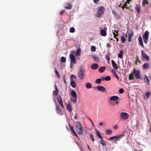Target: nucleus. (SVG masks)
<instances>
[{"label": "nucleus", "mask_w": 151, "mask_h": 151, "mask_svg": "<svg viewBox=\"0 0 151 151\" xmlns=\"http://www.w3.org/2000/svg\"><path fill=\"white\" fill-rule=\"evenodd\" d=\"M75 126L76 130L78 133L80 135L82 134L83 132V129L80 122L77 121Z\"/></svg>", "instance_id": "f257e3e1"}, {"label": "nucleus", "mask_w": 151, "mask_h": 151, "mask_svg": "<svg viewBox=\"0 0 151 151\" xmlns=\"http://www.w3.org/2000/svg\"><path fill=\"white\" fill-rule=\"evenodd\" d=\"M56 112L60 115H62L64 114V107H62L58 103H56Z\"/></svg>", "instance_id": "f03ea898"}, {"label": "nucleus", "mask_w": 151, "mask_h": 151, "mask_svg": "<svg viewBox=\"0 0 151 151\" xmlns=\"http://www.w3.org/2000/svg\"><path fill=\"white\" fill-rule=\"evenodd\" d=\"M85 72L86 70L83 68H80L78 72V75L81 79L83 80V79L85 76Z\"/></svg>", "instance_id": "7ed1b4c3"}, {"label": "nucleus", "mask_w": 151, "mask_h": 151, "mask_svg": "<svg viewBox=\"0 0 151 151\" xmlns=\"http://www.w3.org/2000/svg\"><path fill=\"white\" fill-rule=\"evenodd\" d=\"M105 8L103 6H101L99 7L97 9V12L96 13V16L98 17H99L104 12Z\"/></svg>", "instance_id": "20e7f679"}, {"label": "nucleus", "mask_w": 151, "mask_h": 151, "mask_svg": "<svg viewBox=\"0 0 151 151\" xmlns=\"http://www.w3.org/2000/svg\"><path fill=\"white\" fill-rule=\"evenodd\" d=\"M133 73H134V75H135L136 79H141L140 72L139 70H137L135 68L134 69Z\"/></svg>", "instance_id": "39448f33"}, {"label": "nucleus", "mask_w": 151, "mask_h": 151, "mask_svg": "<svg viewBox=\"0 0 151 151\" xmlns=\"http://www.w3.org/2000/svg\"><path fill=\"white\" fill-rule=\"evenodd\" d=\"M119 99V97L118 96H113L110 98L109 99V101H110L109 103H110L111 104L113 105L117 104L118 103V101H116L115 103H112L111 102V101H116L117 100H118Z\"/></svg>", "instance_id": "423d86ee"}, {"label": "nucleus", "mask_w": 151, "mask_h": 151, "mask_svg": "<svg viewBox=\"0 0 151 151\" xmlns=\"http://www.w3.org/2000/svg\"><path fill=\"white\" fill-rule=\"evenodd\" d=\"M70 58L71 60L70 67L72 69L73 68V64H75L76 62V60L75 57L73 54L70 55Z\"/></svg>", "instance_id": "0eeeda50"}, {"label": "nucleus", "mask_w": 151, "mask_h": 151, "mask_svg": "<svg viewBox=\"0 0 151 151\" xmlns=\"http://www.w3.org/2000/svg\"><path fill=\"white\" fill-rule=\"evenodd\" d=\"M149 32L148 31H146L143 35L144 41L145 43H147L149 38Z\"/></svg>", "instance_id": "6e6552de"}, {"label": "nucleus", "mask_w": 151, "mask_h": 151, "mask_svg": "<svg viewBox=\"0 0 151 151\" xmlns=\"http://www.w3.org/2000/svg\"><path fill=\"white\" fill-rule=\"evenodd\" d=\"M128 117L129 115L126 113L122 112L120 114V119L126 120L128 118Z\"/></svg>", "instance_id": "1a4fd4ad"}, {"label": "nucleus", "mask_w": 151, "mask_h": 151, "mask_svg": "<svg viewBox=\"0 0 151 151\" xmlns=\"http://www.w3.org/2000/svg\"><path fill=\"white\" fill-rule=\"evenodd\" d=\"M141 54L142 57V60L144 58L146 61H148L150 60V58L149 57L144 53L143 50L141 51Z\"/></svg>", "instance_id": "9d476101"}, {"label": "nucleus", "mask_w": 151, "mask_h": 151, "mask_svg": "<svg viewBox=\"0 0 151 151\" xmlns=\"http://www.w3.org/2000/svg\"><path fill=\"white\" fill-rule=\"evenodd\" d=\"M71 93V96L74 99L73 101L74 103H75L77 100L76 93L74 91H72Z\"/></svg>", "instance_id": "9b49d317"}, {"label": "nucleus", "mask_w": 151, "mask_h": 151, "mask_svg": "<svg viewBox=\"0 0 151 151\" xmlns=\"http://www.w3.org/2000/svg\"><path fill=\"white\" fill-rule=\"evenodd\" d=\"M57 100L58 101L59 104L62 107H64V105L63 103V102L60 96H58L57 98Z\"/></svg>", "instance_id": "f8f14e48"}, {"label": "nucleus", "mask_w": 151, "mask_h": 151, "mask_svg": "<svg viewBox=\"0 0 151 151\" xmlns=\"http://www.w3.org/2000/svg\"><path fill=\"white\" fill-rule=\"evenodd\" d=\"M106 30V27H104V29H102L101 31L100 34L101 36L105 37L107 35Z\"/></svg>", "instance_id": "ddd939ff"}, {"label": "nucleus", "mask_w": 151, "mask_h": 151, "mask_svg": "<svg viewBox=\"0 0 151 151\" xmlns=\"http://www.w3.org/2000/svg\"><path fill=\"white\" fill-rule=\"evenodd\" d=\"M97 88L98 90L102 92H104L106 91V89L103 86H99L97 87Z\"/></svg>", "instance_id": "4468645a"}, {"label": "nucleus", "mask_w": 151, "mask_h": 151, "mask_svg": "<svg viewBox=\"0 0 151 151\" xmlns=\"http://www.w3.org/2000/svg\"><path fill=\"white\" fill-rule=\"evenodd\" d=\"M66 109H67L70 112L72 111V107L71 105L70 104H66Z\"/></svg>", "instance_id": "2eb2a0df"}, {"label": "nucleus", "mask_w": 151, "mask_h": 151, "mask_svg": "<svg viewBox=\"0 0 151 151\" xmlns=\"http://www.w3.org/2000/svg\"><path fill=\"white\" fill-rule=\"evenodd\" d=\"M133 35V32L132 31L131 33H129L128 35V41L131 42V39L132 36Z\"/></svg>", "instance_id": "dca6fc26"}, {"label": "nucleus", "mask_w": 151, "mask_h": 151, "mask_svg": "<svg viewBox=\"0 0 151 151\" xmlns=\"http://www.w3.org/2000/svg\"><path fill=\"white\" fill-rule=\"evenodd\" d=\"M138 40L140 45H141L143 48H144L142 38L141 36H140L139 37Z\"/></svg>", "instance_id": "f3484780"}, {"label": "nucleus", "mask_w": 151, "mask_h": 151, "mask_svg": "<svg viewBox=\"0 0 151 151\" xmlns=\"http://www.w3.org/2000/svg\"><path fill=\"white\" fill-rule=\"evenodd\" d=\"M91 68L92 70H96L99 68V65L98 64L94 63L91 65Z\"/></svg>", "instance_id": "a211bd4d"}, {"label": "nucleus", "mask_w": 151, "mask_h": 151, "mask_svg": "<svg viewBox=\"0 0 151 151\" xmlns=\"http://www.w3.org/2000/svg\"><path fill=\"white\" fill-rule=\"evenodd\" d=\"M124 136V134H122L121 135H120L117 136H115L114 139H115V142H116V141L119 140L122 137H123Z\"/></svg>", "instance_id": "6ab92c4d"}, {"label": "nucleus", "mask_w": 151, "mask_h": 151, "mask_svg": "<svg viewBox=\"0 0 151 151\" xmlns=\"http://www.w3.org/2000/svg\"><path fill=\"white\" fill-rule=\"evenodd\" d=\"M70 85L73 88H75L76 87V84L75 82L73 80V79H70Z\"/></svg>", "instance_id": "aec40b11"}, {"label": "nucleus", "mask_w": 151, "mask_h": 151, "mask_svg": "<svg viewBox=\"0 0 151 151\" xmlns=\"http://www.w3.org/2000/svg\"><path fill=\"white\" fill-rule=\"evenodd\" d=\"M135 8L137 11L138 14H139L140 13V7L139 5H136Z\"/></svg>", "instance_id": "412c9836"}, {"label": "nucleus", "mask_w": 151, "mask_h": 151, "mask_svg": "<svg viewBox=\"0 0 151 151\" xmlns=\"http://www.w3.org/2000/svg\"><path fill=\"white\" fill-rule=\"evenodd\" d=\"M111 63L113 68L115 69H117L118 68L117 65L113 60H111Z\"/></svg>", "instance_id": "4be33fe9"}, {"label": "nucleus", "mask_w": 151, "mask_h": 151, "mask_svg": "<svg viewBox=\"0 0 151 151\" xmlns=\"http://www.w3.org/2000/svg\"><path fill=\"white\" fill-rule=\"evenodd\" d=\"M65 7L66 9H70L72 8V6L69 3H68L65 6Z\"/></svg>", "instance_id": "5701e85b"}, {"label": "nucleus", "mask_w": 151, "mask_h": 151, "mask_svg": "<svg viewBox=\"0 0 151 151\" xmlns=\"http://www.w3.org/2000/svg\"><path fill=\"white\" fill-rule=\"evenodd\" d=\"M134 74L133 73H132L129 75V79L130 80H134Z\"/></svg>", "instance_id": "b1692460"}, {"label": "nucleus", "mask_w": 151, "mask_h": 151, "mask_svg": "<svg viewBox=\"0 0 151 151\" xmlns=\"http://www.w3.org/2000/svg\"><path fill=\"white\" fill-rule=\"evenodd\" d=\"M150 66V65L149 63H145L143 65L142 67L145 69L148 68Z\"/></svg>", "instance_id": "393cba45"}, {"label": "nucleus", "mask_w": 151, "mask_h": 151, "mask_svg": "<svg viewBox=\"0 0 151 151\" xmlns=\"http://www.w3.org/2000/svg\"><path fill=\"white\" fill-rule=\"evenodd\" d=\"M105 70V67H101L99 69V72L100 73L104 72Z\"/></svg>", "instance_id": "a878e982"}, {"label": "nucleus", "mask_w": 151, "mask_h": 151, "mask_svg": "<svg viewBox=\"0 0 151 151\" xmlns=\"http://www.w3.org/2000/svg\"><path fill=\"white\" fill-rule=\"evenodd\" d=\"M92 58L95 62L97 63L99 62V58L97 56L94 55L93 56Z\"/></svg>", "instance_id": "bb28decb"}, {"label": "nucleus", "mask_w": 151, "mask_h": 151, "mask_svg": "<svg viewBox=\"0 0 151 151\" xmlns=\"http://www.w3.org/2000/svg\"><path fill=\"white\" fill-rule=\"evenodd\" d=\"M124 52L122 50H120L119 53L118 55V57L119 58H122Z\"/></svg>", "instance_id": "cd10ccee"}, {"label": "nucleus", "mask_w": 151, "mask_h": 151, "mask_svg": "<svg viewBox=\"0 0 151 151\" xmlns=\"http://www.w3.org/2000/svg\"><path fill=\"white\" fill-rule=\"evenodd\" d=\"M55 87L56 90L55 91H53L52 93L53 95L56 96L58 94V89L56 86H55Z\"/></svg>", "instance_id": "c85d7f7f"}, {"label": "nucleus", "mask_w": 151, "mask_h": 151, "mask_svg": "<svg viewBox=\"0 0 151 151\" xmlns=\"http://www.w3.org/2000/svg\"><path fill=\"white\" fill-rule=\"evenodd\" d=\"M86 86L87 88L89 89L92 88V85L91 83H87L86 84Z\"/></svg>", "instance_id": "c756f323"}, {"label": "nucleus", "mask_w": 151, "mask_h": 151, "mask_svg": "<svg viewBox=\"0 0 151 151\" xmlns=\"http://www.w3.org/2000/svg\"><path fill=\"white\" fill-rule=\"evenodd\" d=\"M144 81L145 82H147V83H149V80L148 78V77L146 75H145V76L144 77Z\"/></svg>", "instance_id": "7c9ffc66"}, {"label": "nucleus", "mask_w": 151, "mask_h": 151, "mask_svg": "<svg viewBox=\"0 0 151 151\" xmlns=\"http://www.w3.org/2000/svg\"><path fill=\"white\" fill-rule=\"evenodd\" d=\"M149 2L147 0H143L142 5L143 6H144L146 4H148Z\"/></svg>", "instance_id": "2f4dec72"}, {"label": "nucleus", "mask_w": 151, "mask_h": 151, "mask_svg": "<svg viewBox=\"0 0 151 151\" xmlns=\"http://www.w3.org/2000/svg\"><path fill=\"white\" fill-rule=\"evenodd\" d=\"M100 143L103 146H105L106 145V144L103 140V139L100 140Z\"/></svg>", "instance_id": "473e14b6"}, {"label": "nucleus", "mask_w": 151, "mask_h": 151, "mask_svg": "<svg viewBox=\"0 0 151 151\" xmlns=\"http://www.w3.org/2000/svg\"><path fill=\"white\" fill-rule=\"evenodd\" d=\"M126 41V39L124 36H122L121 37V41L122 42L124 43Z\"/></svg>", "instance_id": "72a5a7b5"}, {"label": "nucleus", "mask_w": 151, "mask_h": 151, "mask_svg": "<svg viewBox=\"0 0 151 151\" xmlns=\"http://www.w3.org/2000/svg\"><path fill=\"white\" fill-rule=\"evenodd\" d=\"M68 125H69V127L70 130L72 131V132L73 133V132H74L75 131L73 129V127L71 125H70V124H69Z\"/></svg>", "instance_id": "f704fd0d"}, {"label": "nucleus", "mask_w": 151, "mask_h": 151, "mask_svg": "<svg viewBox=\"0 0 151 151\" xmlns=\"http://www.w3.org/2000/svg\"><path fill=\"white\" fill-rule=\"evenodd\" d=\"M81 50L80 48L78 49L76 52V55H80L81 54Z\"/></svg>", "instance_id": "c9c22d12"}, {"label": "nucleus", "mask_w": 151, "mask_h": 151, "mask_svg": "<svg viewBox=\"0 0 151 151\" xmlns=\"http://www.w3.org/2000/svg\"><path fill=\"white\" fill-rule=\"evenodd\" d=\"M55 73L56 74V75H57L58 77V78H60V76L58 72V71H57V69L56 68H55Z\"/></svg>", "instance_id": "e433bc0d"}, {"label": "nucleus", "mask_w": 151, "mask_h": 151, "mask_svg": "<svg viewBox=\"0 0 151 151\" xmlns=\"http://www.w3.org/2000/svg\"><path fill=\"white\" fill-rule=\"evenodd\" d=\"M96 132L98 137L101 139H102L103 138L101 134L99 132V131L98 130L96 131Z\"/></svg>", "instance_id": "4c0bfd02"}, {"label": "nucleus", "mask_w": 151, "mask_h": 151, "mask_svg": "<svg viewBox=\"0 0 151 151\" xmlns=\"http://www.w3.org/2000/svg\"><path fill=\"white\" fill-rule=\"evenodd\" d=\"M66 62V59L65 57H62L61 58V63H65Z\"/></svg>", "instance_id": "58836bf2"}, {"label": "nucleus", "mask_w": 151, "mask_h": 151, "mask_svg": "<svg viewBox=\"0 0 151 151\" xmlns=\"http://www.w3.org/2000/svg\"><path fill=\"white\" fill-rule=\"evenodd\" d=\"M105 132L106 134H111L112 132V131L111 129L106 130Z\"/></svg>", "instance_id": "ea45409f"}, {"label": "nucleus", "mask_w": 151, "mask_h": 151, "mask_svg": "<svg viewBox=\"0 0 151 151\" xmlns=\"http://www.w3.org/2000/svg\"><path fill=\"white\" fill-rule=\"evenodd\" d=\"M101 82V79L100 78L97 79L95 81V82L96 83H100Z\"/></svg>", "instance_id": "a19ab883"}, {"label": "nucleus", "mask_w": 151, "mask_h": 151, "mask_svg": "<svg viewBox=\"0 0 151 151\" xmlns=\"http://www.w3.org/2000/svg\"><path fill=\"white\" fill-rule=\"evenodd\" d=\"M71 78L72 79H77V77L76 76L72 74L70 76V79Z\"/></svg>", "instance_id": "79ce46f5"}, {"label": "nucleus", "mask_w": 151, "mask_h": 151, "mask_svg": "<svg viewBox=\"0 0 151 151\" xmlns=\"http://www.w3.org/2000/svg\"><path fill=\"white\" fill-rule=\"evenodd\" d=\"M75 31V29L73 27H71L70 29V32L71 33H73Z\"/></svg>", "instance_id": "37998d69"}, {"label": "nucleus", "mask_w": 151, "mask_h": 151, "mask_svg": "<svg viewBox=\"0 0 151 151\" xmlns=\"http://www.w3.org/2000/svg\"><path fill=\"white\" fill-rule=\"evenodd\" d=\"M91 50L92 52H95L96 51V47L95 46H91Z\"/></svg>", "instance_id": "c03bdc74"}, {"label": "nucleus", "mask_w": 151, "mask_h": 151, "mask_svg": "<svg viewBox=\"0 0 151 151\" xmlns=\"http://www.w3.org/2000/svg\"><path fill=\"white\" fill-rule=\"evenodd\" d=\"M105 79L106 81H109L111 80V77L109 76H107L105 77Z\"/></svg>", "instance_id": "a18cd8bd"}, {"label": "nucleus", "mask_w": 151, "mask_h": 151, "mask_svg": "<svg viewBox=\"0 0 151 151\" xmlns=\"http://www.w3.org/2000/svg\"><path fill=\"white\" fill-rule=\"evenodd\" d=\"M145 95L147 96V98H148L149 97V96L150 94V92H147L145 93Z\"/></svg>", "instance_id": "49530a36"}, {"label": "nucleus", "mask_w": 151, "mask_h": 151, "mask_svg": "<svg viewBox=\"0 0 151 151\" xmlns=\"http://www.w3.org/2000/svg\"><path fill=\"white\" fill-rule=\"evenodd\" d=\"M127 3L128 2L127 1L124 3V4L123 5V6L125 7V8H126V9H129V7H127Z\"/></svg>", "instance_id": "de8ad7c7"}, {"label": "nucleus", "mask_w": 151, "mask_h": 151, "mask_svg": "<svg viewBox=\"0 0 151 151\" xmlns=\"http://www.w3.org/2000/svg\"><path fill=\"white\" fill-rule=\"evenodd\" d=\"M124 92V89L122 88H121L119 89V92L120 93L122 94Z\"/></svg>", "instance_id": "09e8293b"}, {"label": "nucleus", "mask_w": 151, "mask_h": 151, "mask_svg": "<svg viewBox=\"0 0 151 151\" xmlns=\"http://www.w3.org/2000/svg\"><path fill=\"white\" fill-rule=\"evenodd\" d=\"M106 60L108 61H109L110 60V57L109 55H106L105 56Z\"/></svg>", "instance_id": "8fccbe9b"}, {"label": "nucleus", "mask_w": 151, "mask_h": 151, "mask_svg": "<svg viewBox=\"0 0 151 151\" xmlns=\"http://www.w3.org/2000/svg\"><path fill=\"white\" fill-rule=\"evenodd\" d=\"M112 32H113V34L114 35V37H116V36H118V33L117 32V33H114V32H113V31H112Z\"/></svg>", "instance_id": "3c124183"}, {"label": "nucleus", "mask_w": 151, "mask_h": 151, "mask_svg": "<svg viewBox=\"0 0 151 151\" xmlns=\"http://www.w3.org/2000/svg\"><path fill=\"white\" fill-rule=\"evenodd\" d=\"M90 137H91V138L92 139V140L93 142L94 141V139H93V134H90Z\"/></svg>", "instance_id": "603ef678"}, {"label": "nucleus", "mask_w": 151, "mask_h": 151, "mask_svg": "<svg viewBox=\"0 0 151 151\" xmlns=\"http://www.w3.org/2000/svg\"><path fill=\"white\" fill-rule=\"evenodd\" d=\"M137 59L136 60V64L137 63V61H138L140 63H141L140 60L139 59V57L138 56H137L136 57Z\"/></svg>", "instance_id": "864d4df0"}, {"label": "nucleus", "mask_w": 151, "mask_h": 151, "mask_svg": "<svg viewBox=\"0 0 151 151\" xmlns=\"http://www.w3.org/2000/svg\"><path fill=\"white\" fill-rule=\"evenodd\" d=\"M114 75L115 76V77L118 79V80H119V77L118 76V75H117V74H116V73L115 72V73H114Z\"/></svg>", "instance_id": "5fc2aeb1"}, {"label": "nucleus", "mask_w": 151, "mask_h": 151, "mask_svg": "<svg viewBox=\"0 0 151 151\" xmlns=\"http://www.w3.org/2000/svg\"><path fill=\"white\" fill-rule=\"evenodd\" d=\"M115 137L114 136L112 137H110L109 139V140H112L113 139H114Z\"/></svg>", "instance_id": "6e6d98bb"}, {"label": "nucleus", "mask_w": 151, "mask_h": 151, "mask_svg": "<svg viewBox=\"0 0 151 151\" xmlns=\"http://www.w3.org/2000/svg\"><path fill=\"white\" fill-rule=\"evenodd\" d=\"M101 79V81H104L105 80V77L104 76H102L101 77V78H100Z\"/></svg>", "instance_id": "4d7b16f0"}, {"label": "nucleus", "mask_w": 151, "mask_h": 151, "mask_svg": "<svg viewBox=\"0 0 151 151\" xmlns=\"http://www.w3.org/2000/svg\"><path fill=\"white\" fill-rule=\"evenodd\" d=\"M77 137H78V136L77 135V134L76 133V132H75V131L74 132H73V133Z\"/></svg>", "instance_id": "13d9d810"}, {"label": "nucleus", "mask_w": 151, "mask_h": 151, "mask_svg": "<svg viewBox=\"0 0 151 151\" xmlns=\"http://www.w3.org/2000/svg\"><path fill=\"white\" fill-rule=\"evenodd\" d=\"M65 11H64V10H63L62 11H61L60 12V14L61 15H62L63 13H64V12H65Z\"/></svg>", "instance_id": "bf43d9fd"}, {"label": "nucleus", "mask_w": 151, "mask_h": 151, "mask_svg": "<svg viewBox=\"0 0 151 151\" xmlns=\"http://www.w3.org/2000/svg\"><path fill=\"white\" fill-rule=\"evenodd\" d=\"M122 33L123 35V36H124L125 37H127V33L125 34L124 35V32H123Z\"/></svg>", "instance_id": "052dcab7"}, {"label": "nucleus", "mask_w": 151, "mask_h": 151, "mask_svg": "<svg viewBox=\"0 0 151 151\" xmlns=\"http://www.w3.org/2000/svg\"><path fill=\"white\" fill-rule=\"evenodd\" d=\"M114 128L115 129H117L118 128V127L116 125H115L114 126Z\"/></svg>", "instance_id": "680f3d73"}, {"label": "nucleus", "mask_w": 151, "mask_h": 151, "mask_svg": "<svg viewBox=\"0 0 151 151\" xmlns=\"http://www.w3.org/2000/svg\"><path fill=\"white\" fill-rule=\"evenodd\" d=\"M99 0H93L94 2L95 3H96L97 2H98Z\"/></svg>", "instance_id": "e2e57ef3"}, {"label": "nucleus", "mask_w": 151, "mask_h": 151, "mask_svg": "<svg viewBox=\"0 0 151 151\" xmlns=\"http://www.w3.org/2000/svg\"><path fill=\"white\" fill-rule=\"evenodd\" d=\"M111 72L114 74L115 72V71L113 70H111Z\"/></svg>", "instance_id": "0e129e2a"}, {"label": "nucleus", "mask_w": 151, "mask_h": 151, "mask_svg": "<svg viewBox=\"0 0 151 151\" xmlns=\"http://www.w3.org/2000/svg\"><path fill=\"white\" fill-rule=\"evenodd\" d=\"M113 32H114V33H115V32H116V33H117L118 32V30L117 31H116V30H113Z\"/></svg>", "instance_id": "69168bd1"}, {"label": "nucleus", "mask_w": 151, "mask_h": 151, "mask_svg": "<svg viewBox=\"0 0 151 151\" xmlns=\"http://www.w3.org/2000/svg\"><path fill=\"white\" fill-rule=\"evenodd\" d=\"M74 118L75 119H77V114H75V116L74 117Z\"/></svg>", "instance_id": "338daca9"}, {"label": "nucleus", "mask_w": 151, "mask_h": 151, "mask_svg": "<svg viewBox=\"0 0 151 151\" xmlns=\"http://www.w3.org/2000/svg\"><path fill=\"white\" fill-rule=\"evenodd\" d=\"M103 123L102 122H100L99 123V125L101 126H102L103 125Z\"/></svg>", "instance_id": "774afa93"}]
</instances>
